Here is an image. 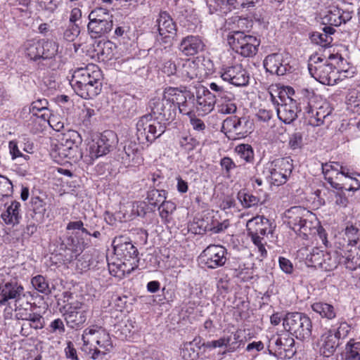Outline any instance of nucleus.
I'll list each match as a JSON object with an SVG mask.
<instances>
[{"label": "nucleus", "mask_w": 360, "mask_h": 360, "mask_svg": "<svg viewBox=\"0 0 360 360\" xmlns=\"http://www.w3.org/2000/svg\"><path fill=\"white\" fill-rule=\"evenodd\" d=\"M220 165L225 171V174L230 176L231 171L236 167V163L229 157H224L220 160Z\"/></svg>", "instance_id": "774afa93"}, {"label": "nucleus", "mask_w": 360, "mask_h": 360, "mask_svg": "<svg viewBox=\"0 0 360 360\" xmlns=\"http://www.w3.org/2000/svg\"><path fill=\"white\" fill-rule=\"evenodd\" d=\"M314 312L319 314L322 319L332 321L337 316L338 310L331 304L324 302H316L311 306Z\"/></svg>", "instance_id": "2f4dec72"}, {"label": "nucleus", "mask_w": 360, "mask_h": 360, "mask_svg": "<svg viewBox=\"0 0 360 360\" xmlns=\"http://www.w3.org/2000/svg\"><path fill=\"white\" fill-rule=\"evenodd\" d=\"M324 251L319 248H314L307 255L306 264L309 266L319 268L321 264Z\"/></svg>", "instance_id": "ea45409f"}, {"label": "nucleus", "mask_w": 360, "mask_h": 360, "mask_svg": "<svg viewBox=\"0 0 360 360\" xmlns=\"http://www.w3.org/2000/svg\"><path fill=\"white\" fill-rule=\"evenodd\" d=\"M336 266L337 262L335 259L333 258L329 252H325L319 268L325 271H331L336 268Z\"/></svg>", "instance_id": "13d9d810"}, {"label": "nucleus", "mask_w": 360, "mask_h": 360, "mask_svg": "<svg viewBox=\"0 0 360 360\" xmlns=\"http://www.w3.org/2000/svg\"><path fill=\"white\" fill-rule=\"evenodd\" d=\"M226 250L221 245H210L201 253L200 259L210 269L222 266L226 262Z\"/></svg>", "instance_id": "2eb2a0df"}, {"label": "nucleus", "mask_w": 360, "mask_h": 360, "mask_svg": "<svg viewBox=\"0 0 360 360\" xmlns=\"http://www.w3.org/2000/svg\"><path fill=\"white\" fill-rule=\"evenodd\" d=\"M25 297L24 288L16 281L0 284V306L8 305L11 300L17 305Z\"/></svg>", "instance_id": "4468645a"}, {"label": "nucleus", "mask_w": 360, "mask_h": 360, "mask_svg": "<svg viewBox=\"0 0 360 360\" xmlns=\"http://www.w3.org/2000/svg\"><path fill=\"white\" fill-rule=\"evenodd\" d=\"M338 360H360V342L349 340Z\"/></svg>", "instance_id": "f704fd0d"}, {"label": "nucleus", "mask_w": 360, "mask_h": 360, "mask_svg": "<svg viewBox=\"0 0 360 360\" xmlns=\"http://www.w3.org/2000/svg\"><path fill=\"white\" fill-rule=\"evenodd\" d=\"M238 198L241 202L244 207L248 208L257 205L259 199L251 193L240 191L238 194Z\"/></svg>", "instance_id": "de8ad7c7"}, {"label": "nucleus", "mask_w": 360, "mask_h": 360, "mask_svg": "<svg viewBox=\"0 0 360 360\" xmlns=\"http://www.w3.org/2000/svg\"><path fill=\"white\" fill-rule=\"evenodd\" d=\"M150 205L156 207L162 204L166 200V191L152 189L148 192L147 198Z\"/></svg>", "instance_id": "79ce46f5"}, {"label": "nucleus", "mask_w": 360, "mask_h": 360, "mask_svg": "<svg viewBox=\"0 0 360 360\" xmlns=\"http://www.w3.org/2000/svg\"><path fill=\"white\" fill-rule=\"evenodd\" d=\"M340 345V339L332 329L322 333L317 342L319 354L324 357L333 356Z\"/></svg>", "instance_id": "6ab92c4d"}, {"label": "nucleus", "mask_w": 360, "mask_h": 360, "mask_svg": "<svg viewBox=\"0 0 360 360\" xmlns=\"http://www.w3.org/2000/svg\"><path fill=\"white\" fill-rule=\"evenodd\" d=\"M151 114H146L139 118L136 123V137L140 144L152 143L165 131V124Z\"/></svg>", "instance_id": "423d86ee"}, {"label": "nucleus", "mask_w": 360, "mask_h": 360, "mask_svg": "<svg viewBox=\"0 0 360 360\" xmlns=\"http://www.w3.org/2000/svg\"><path fill=\"white\" fill-rule=\"evenodd\" d=\"M72 141H80V136L75 130H68L58 136V143H71Z\"/></svg>", "instance_id": "6e6d98bb"}, {"label": "nucleus", "mask_w": 360, "mask_h": 360, "mask_svg": "<svg viewBox=\"0 0 360 360\" xmlns=\"http://www.w3.org/2000/svg\"><path fill=\"white\" fill-rule=\"evenodd\" d=\"M348 104L351 108H354V110L355 108H357L356 112H360V89L357 91L354 90L349 93Z\"/></svg>", "instance_id": "680f3d73"}, {"label": "nucleus", "mask_w": 360, "mask_h": 360, "mask_svg": "<svg viewBox=\"0 0 360 360\" xmlns=\"http://www.w3.org/2000/svg\"><path fill=\"white\" fill-rule=\"evenodd\" d=\"M176 210V205L172 201H165L158 207L160 217L162 221L169 223L171 221V215Z\"/></svg>", "instance_id": "a19ab883"}, {"label": "nucleus", "mask_w": 360, "mask_h": 360, "mask_svg": "<svg viewBox=\"0 0 360 360\" xmlns=\"http://www.w3.org/2000/svg\"><path fill=\"white\" fill-rule=\"evenodd\" d=\"M221 129L229 139H238L252 131L253 122L249 117L231 116L224 120Z\"/></svg>", "instance_id": "6e6552de"}, {"label": "nucleus", "mask_w": 360, "mask_h": 360, "mask_svg": "<svg viewBox=\"0 0 360 360\" xmlns=\"http://www.w3.org/2000/svg\"><path fill=\"white\" fill-rule=\"evenodd\" d=\"M282 351L285 352L284 356L288 359L292 357L296 353V349H295V340L288 335H285V339H283Z\"/></svg>", "instance_id": "603ef678"}, {"label": "nucleus", "mask_w": 360, "mask_h": 360, "mask_svg": "<svg viewBox=\"0 0 360 360\" xmlns=\"http://www.w3.org/2000/svg\"><path fill=\"white\" fill-rule=\"evenodd\" d=\"M288 146L292 150L301 148L302 146V135L300 132H295L289 137Z\"/></svg>", "instance_id": "e2e57ef3"}, {"label": "nucleus", "mask_w": 360, "mask_h": 360, "mask_svg": "<svg viewBox=\"0 0 360 360\" xmlns=\"http://www.w3.org/2000/svg\"><path fill=\"white\" fill-rule=\"evenodd\" d=\"M120 155L122 162L127 167L139 165L142 161L139 146L136 143L133 141H128L125 143Z\"/></svg>", "instance_id": "393cba45"}, {"label": "nucleus", "mask_w": 360, "mask_h": 360, "mask_svg": "<svg viewBox=\"0 0 360 360\" xmlns=\"http://www.w3.org/2000/svg\"><path fill=\"white\" fill-rule=\"evenodd\" d=\"M289 56L286 53H275L268 55L264 60L267 72L277 75H284L290 68Z\"/></svg>", "instance_id": "dca6fc26"}, {"label": "nucleus", "mask_w": 360, "mask_h": 360, "mask_svg": "<svg viewBox=\"0 0 360 360\" xmlns=\"http://www.w3.org/2000/svg\"><path fill=\"white\" fill-rule=\"evenodd\" d=\"M29 326L30 328L38 330L41 329L44 327V321L43 317L37 313L32 314V317L28 321Z\"/></svg>", "instance_id": "69168bd1"}, {"label": "nucleus", "mask_w": 360, "mask_h": 360, "mask_svg": "<svg viewBox=\"0 0 360 360\" xmlns=\"http://www.w3.org/2000/svg\"><path fill=\"white\" fill-rule=\"evenodd\" d=\"M210 89L216 93L214 97L217 98L216 101L218 103L234 101V95L226 91L223 85L212 82L210 84Z\"/></svg>", "instance_id": "c9c22d12"}, {"label": "nucleus", "mask_w": 360, "mask_h": 360, "mask_svg": "<svg viewBox=\"0 0 360 360\" xmlns=\"http://www.w3.org/2000/svg\"><path fill=\"white\" fill-rule=\"evenodd\" d=\"M87 28L92 38H99L111 31L112 20L89 22Z\"/></svg>", "instance_id": "473e14b6"}, {"label": "nucleus", "mask_w": 360, "mask_h": 360, "mask_svg": "<svg viewBox=\"0 0 360 360\" xmlns=\"http://www.w3.org/2000/svg\"><path fill=\"white\" fill-rule=\"evenodd\" d=\"M63 316L67 326L72 329L81 328L89 316L88 306L82 302L75 300L63 307Z\"/></svg>", "instance_id": "9b49d317"}, {"label": "nucleus", "mask_w": 360, "mask_h": 360, "mask_svg": "<svg viewBox=\"0 0 360 360\" xmlns=\"http://www.w3.org/2000/svg\"><path fill=\"white\" fill-rule=\"evenodd\" d=\"M31 204L34 212L36 213L44 214L46 211V203L38 196L32 197Z\"/></svg>", "instance_id": "338daca9"}, {"label": "nucleus", "mask_w": 360, "mask_h": 360, "mask_svg": "<svg viewBox=\"0 0 360 360\" xmlns=\"http://www.w3.org/2000/svg\"><path fill=\"white\" fill-rule=\"evenodd\" d=\"M236 105L234 101L218 104V111L221 114H232L236 111Z\"/></svg>", "instance_id": "0e129e2a"}, {"label": "nucleus", "mask_w": 360, "mask_h": 360, "mask_svg": "<svg viewBox=\"0 0 360 360\" xmlns=\"http://www.w3.org/2000/svg\"><path fill=\"white\" fill-rule=\"evenodd\" d=\"M117 143V136L112 131H104L89 142L87 150L90 160L86 161L91 163L95 159L106 155L115 147Z\"/></svg>", "instance_id": "9d476101"}, {"label": "nucleus", "mask_w": 360, "mask_h": 360, "mask_svg": "<svg viewBox=\"0 0 360 360\" xmlns=\"http://www.w3.org/2000/svg\"><path fill=\"white\" fill-rule=\"evenodd\" d=\"M82 339L84 346L90 345L92 351L91 358L98 359L103 358L112 348L110 335L103 328L92 326L83 331Z\"/></svg>", "instance_id": "f03ea898"}, {"label": "nucleus", "mask_w": 360, "mask_h": 360, "mask_svg": "<svg viewBox=\"0 0 360 360\" xmlns=\"http://www.w3.org/2000/svg\"><path fill=\"white\" fill-rule=\"evenodd\" d=\"M101 73L98 66L89 64L74 71L70 84L75 93L84 99L96 96L101 90Z\"/></svg>", "instance_id": "f257e3e1"}, {"label": "nucleus", "mask_w": 360, "mask_h": 360, "mask_svg": "<svg viewBox=\"0 0 360 360\" xmlns=\"http://www.w3.org/2000/svg\"><path fill=\"white\" fill-rule=\"evenodd\" d=\"M41 59L47 60L54 58L58 51V44L53 40H41Z\"/></svg>", "instance_id": "e433bc0d"}, {"label": "nucleus", "mask_w": 360, "mask_h": 360, "mask_svg": "<svg viewBox=\"0 0 360 360\" xmlns=\"http://www.w3.org/2000/svg\"><path fill=\"white\" fill-rule=\"evenodd\" d=\"M346 268L354 271L360 267V248L356 245L347 246L345 252Z\"/></svg>", "instance_id": "72a5a7b5"}, {"label": "nucleus", "mask_w": 360, "mask_h": 360, "mask_svg": "<svg viewBox=\"0 0 360 360\" xmlns=\"http://www.w3.org/2000/svg\"><path fill=\"white\" fill-rule=\"evenodd\" d=\"M66 229L68 230L77 231L75 233V238L83 237V235L91 236V233L84 227V224L82 221H70L68 224Z\"/></svg>", "instance_id": "3c124183"}, {"label": "nucleus", "mask_w": 360, "mask_h": 360, "mask_svg": "<svg viewBox=\"0 0 360 360\" xmlns=\"http://www.w3.org/2000/svg\"><path fill=\"white\" fill-rule=\"evenodd\" d=\"M13 191V186L10 179L0 174V198L11 196Z\"/></svg>", "instance_id": "09e8293b"}, {"label": "nucleus", "mask_w": 360, "mask_h": 360, "mask_svg": "<svg viewBox=\"0 0 360 360\" xmlns=\"http://www.w3.org/2000/svg\"><path fill=\"white\" fill-rule=\"evenodd\" d=\"M195 112L198 115L204 116L210 113L214 106V101L210 93L204 96H198L194 102Z\"/></svg>", "instance_id": "7c9ffc66"}, {"label": "nucleus", "mask_w": 360, "mask_h": 360, "mask_svg": "<svg viewBox=\"0 0 360 360\" xmlns=\"http://www.w3.org/2000/svg\"><path fill=\"white\" fill-rule=\"evenodd\" d=\"M138 267V264L134 262H122L120 263H112L108 264L110 274L120 279L129 275Z\"/></svg>", "instance_id": "c756f323"}, {"label": "nucleus", "mask_w": 360, "mask_h": 360, "mask_svg": "<svg viewBox=\"0 0 360 360\" xmlns=\"http://www.w3.org/2000/svg\"><path fill=\"white\" fill-rule=\"evenodd\" d=\"M316 120L313 119L311 120V126H320L323 123L324 119L328 117L330 112L331 110L328 106V105H321L319 108H316Z\"/></svg>", "instance_id": "8fccbe9b"}, {"label": "nucleus", "mask_w": 360, "mask_h": 360, "mask_svg": "<svg viewBox=\"0 0 360 360\" xmlns=\"http://www.w3.org/2000/svg\"><path fill=\"white\" fill-rule=\"evenodd\" d=\"M34 107L37 106L41 108L42 113L40 114L39 118L42 120H45L49 119V116L50 115V111L48 108V101L46 99H39L32 103L31 104Z\"/></svg>", "instance_id": "bf43d9fd"}, {"label": "nucleus", "mask_w": 360, "mask_h": 360, "mask_svg": "<svg viewBox=\"0 0 360 360\" xmlns=\"http://www.w3.org/2000/svg\"><path fill=\"white\" fill-rule=\"evenodd\" d=\"M270 94L272 103L276 106V112L279 120L285 124L292 122L297 118L298 112H300L296 100L289 96L283 99L282 96L280 95L279 100L282 102L280 103L272 93Z\"/></svg>", "instance_id": "f8f14e48"}, {"label": "nucleus", "mask_w": 360, "mask_h": 360, "mask_svg": "<svg viewBox=\"0 0 360 360\" xmlns=\"http://www.w3.org/2000/svg\"><path fill=\"white\" fill-rule=\"evenodd\" d=\"M176 88L168 87L164 91L162 98L150 100L149 106L153 115L160 117L161 120H172L176 117V104H175Z\"/></svg>", "instance_id": "39448f33"}, {"label": "nucleus", "mask_w": 360, "mask_h": 360, "mask_svg": "<svg viewBox=\"0 0 360 360\" xmlns=\"http://www.w3.org/2000/svg\"><path fill=\"white\" fill-rule=\"evenodd\" d=\"M225 347L228 352H233L240 347L243 343L242 331L237 330L224 336Z\"/></svg>", "instance_id": "4c0bfd02"}, {"label": "nucleus", "mask_w": 360, "mask_h": 360, "mask_svg": "<svg viewBox=\"0 0 360 360\" xmlns=\"http://www.w3.org/2000/svg\"><path fill=\"white\" fill-rule=\"evenodd\" d=\"M181 354L185 360H195L198 356L192 342H186L184 345Z\"/></svg>", "instance_id": "5fc2aeb1"}, {"label": "nucleus", "mask_w": 360, "mask_h": 360, "mask_svg": "<svg viewBox=\"0 0 360 360\" xmlns=\"http://www.w3.org/2000/svg\"><path fill=\"white\" fill-rule=\"evenodd\" d=\"M112 245L115 253L117 256L123 258L127 262H130V260L132 259V262H135L138 264V250L128 240V238L122 236L115 237L112 241Z\"/></svg>", "instance_id": "a211bd4d"}, {"label": "nucleus", "mask_w": 360, "mask_h": 360, "mask_svg": "<svg viewBox=\"0 0 360 360\" xmlns=\"http://www.w3.org/2000/svg\"><path fill=\"white\" fill-rule=\"evenodd\" d=\"M90 239L84 237L74 238L72 236L68 237L63 242L65 248L72 252L70 258H76L84 248L90 245Z\"/></svg>", "instance_id": "c85d7f7f"}, {"label": "nucleus", "mask_w": 360, "mask_h": 360, "mask_svg": "<svg viewBox=\"0 0 360 360\" xmlns=\"http://www.w3.org/2000/svg\"><path fill=\"white\" fill-rule=\"evenodd\" d=\"M89 22L112 20V15L108 11L103 8H97L93 10L89 15Z\"/></svg>", "instance_id": "a18cd8bd"}, {"label": "nucleus", "mask_w": 360, "mask_h": 360, "mask_svg": "<svg viewBox=\"0 0 360 360\" xmlns=\"http://www.w3.org/2000/svg\"><path fill=\"white\" fill-rule=\"evenodd\" d=\"M311 41L322 47H328L333 41V38L323 32H314L310 37Z\"/></svg>", "instance_id": "49530a36"}, {"label": "nucleus", "mask_w": 360, "mask_h": 360, "mask_svg": "<svg viewBox=\"0 0 360 360\" xmlns=\"http://www.w3.org/2000/svg\"><path fill=\"white\" fill-rule=\"evenodd\" d=\"M249 233L265 236L272 232L270 221L264 216H257L247 223Z\"/></svg>", "instance_id": "bb28decb"}, {"label": "nucleus", "mask_w": 360, "mask_h": 360, "mask_svg": "<svg viewBox=\"0 0 360 360\" xmlns=\"http://www.w3.org/2000/svg\"><path fill=\"white\" fill-rule=\"evenodd\" d=\"M221 77L224 81L236 86H245L249 82V75L247 71L240 64L222 69Z\"/></svg>", "instance_id": "f3484780"}, {"label": "nucleus", "mask_w": 360, "mask_h": 360, "mask_svg": "<svg viewBox=\"0 0 360 360\" xmlns=\"http://www.w3.org/2000/svg\"><path fill=\"white\" fill-rule=\"evenodd\" d=\"M292 160L289 158L277 159L269 167V179L276 186L283 184L292 171Z\"/></svg>", "instance_id": "ddd939ff"}, {"label": "nucleus", "mask_w": 360, "mask_h": 360, "mask_svg": "<svg viewBox=\"0 0 360 360\" xmlns=\"http://www.w3.org/2000/svg\"><path fill=\"white\" fill-rule=\"evenodd\" d=\"M194 96L188 93L183 92L176 88V94H175V104L178 108L180 113L191 117L195 112L194 109Z\"/></svg>", "instance_id": "a878e982"}, {"label": "nucleus", "mask_w": 360, "mask_h": 360, "mask_svg": "<svg viewBox=\"0 0 360 360\" xmlns=\"http://www.w3.org/2000/svg\"><path fill=\"white\" fill-rule=\"evenodd\" d=\"M285 214L290 228L302 238H307L311 231L316 229L313 226V221L316 219L315 215L304 207H292L288 210Z\"/></svg>", "instance_id": "7ed1b4c3"}, {"label": "nucleus", "mask_w": 360, "mask_h": 360, "mask_svg": "<svg viewBox=\"0 0 360 360\" xmlns=\"http://www.w3.org/2000/svg\"><path fill=\"white\" fill-rule=\"evenodd\" d=\"M25 53L31 60L41 59V40H30L25 43Z\"/></svg>", "instance_id": "58836bf2"}, {"label": "nucleus", "mask_w": 360, "mask_h": 360, "mask_svg": "<svg viewBox=\"0 0 360 360\" xmlns=\"http://www.w3.org/2000/svg\"><path fill=\"white\" fill-rule=\"evenodd\" d=\"M158 30L164 43L171 41L176 33V26L173 19L167 12H161L157 19Z\"/></svg>", "instance_id": "aec40b11"}, {"label": "nucleus", "mask_w": 360, "mask_h": 360, "mask_svg": "<svg viewBox=\"0 0 360 360\" xmlns=\"http://www.w3.org/2000/svg\"><path fill=\"white\" fill-rule=\"evenodd\" d=\"M205 44L198 35H188L180 41L179 50L186 56H193L204 50Z\"/></svg>", "instance_id": "4be33fe9"}, {"label": "nucleus", "mask_w": 360, "mask_h": 360, "mask_svg": "<svg viewBox=\"0 0 360 360\" xmlns=\"http://www.w3.org/2000/svg\"><path fill=\"white\" fill-rule=\"evenodd\" d=\"M20 207L21 205L19 202L13 201L6 207V210L1 213L2 220L8 225L15 226L18 224L22 218Z\"/></svg>", "instance_id": "cd10ccee"}, {"label": "nucleus", "mask_w": 360, "mask_h": 360, "mask_svg": "<svg viewBox=\"0 0 360 360\" xmlns=\"http://www.w3.org/2000/svg\"><path fill=\"white\" fill-rule=\"evenodd\" d=\"M236 152L239 155L240 158L247 162H252L254 161V150L252 147L249 144H240L236 147Z\"/></svg>", "instance_id": "37998d69"}, {"label": "nucleus", "mask_w": 360, "mask_h": 360, "mask_svg": "<svg viewBox=\"0 0 360 360\" xmlns=\"http://www.w3.org/2000/svg\"><path fill=\"white\" fill-rule=\"evenodd\" d=\"M79 27L76 24H70L63 33V38L68 41H73L79 34Z\"/></svg>", "instance_id": "052dcab7"}, {"label": "nucleus", "mask_w": 360, "mask_h": 360, "mask_svg": "<svg viewBox=\"0 0 360 360\" xmlns=\"http://www.w3.org/2000/svg\"><path fill=\"white\" fill-rule=\"evenodd\" d=\"M352 13L344 11L335 6H330L322 16V23L330 26H340L352 18Z\"/></svg>", "instance_id": "412c9836"}, {"label": "nucleus", "mask_w": 360, "mask_h": 360, "mask_svg": "<svg viewBox=\"0 0 360 360\" xmlns=\"http://www.w3.org/2000/svg\"><path fill=\"white\" fill-rule=\"evenodd\" d=\"M79 142L58 143L56 145L55 153L61 160L68 158L74 162L78 161L82 158V154L78 147Z\"/></svg>", "instance_id": "b1692460"}, {"label": "nucleus", "mask_w": 360, "mask_h": 360, "mask_svg": "<svg viewBox=\"0 0 360 360\" xmlns=\"http://www.w3.org/2000/svg\"><path fill=\"white\" fill-rule=\"evenodd\" d=\"M31 283L33 287L39 292L46 294L50 292L48 283L44 276L38 275L32 278Z\"/></svg>", "instance_id": "864d4df0"}, {"label": "nucleus", "mask_w": 360, "mask_h": 360, "mask_svg": "<svg viewBox=\"0 0 360 360\" xmlns=\"http://www.w3.org/2000/svg\"><path fill=\"white\" fill-rule=\"evenodd\" d=\"M341 174L351 180L349 186L345 188L346 191H357L360 188V175H359V179L354 177L349 172V169L345 167H341Z\"/></svg>", "instance_id": "4d7b16f0"}, {"label": "nucleus", "mask_w": 360, "mask_h": 360, "mask_svg": "<svg viewBox=\"0 0 360 360\" xmlns=\"http://www.w3.org/2000/svg\"><path fill=\"white\" fill-rule=\"evenodd\" d=\"M200 62L195 60H185L182 65L179 66L177 76L183 81L189 82L194 79H200Z\"/></svg>", "instance_id": "5701e85b"}, {"label": "nucleus", "mask_w": 360, "mask_h": 360, "mask_svg": "<svg viewBox=\"0 0 360 360\" xmlns=\"http://www.w3.org/2000/svg\"><path fill=\"white\" fill-rule=\"evenodd\" d=\"M228 42L231 49L243 57H252L257 52L260 41L256 37L243 32H235L229 37Z\"/></svg>", "instance_id": "0eeeda50"}, {"label": "nucleus", "mask_w": 360, "mask_h": 360, "mask_svg": "<svg viewBox=\"0 0 360 360\" xmlns=\"http://www.w3.org/2000/svg\"><path fill=\"white\" fill-rule=\"evenodd\" d=\"M285 330L297 339L308 340L312 333V322L310 318L303 313L290 312L283 318Z\"/></svg>", "instance_id": "20e7f679"}, {"label": "nucleus", "mask_w": 360, "mask_h": 360, "mask_svg": "<svg viewBox=\"0 0 360 360\" xmlns=\"http://www.w3.org/2000/svg\"><path fill=\"white\" fill-rule=\"evenodd\" d=\"M345 234L348 238L347 246L356 245L360 238V231L356 226L352 224L347 225L345 229Z\"/></svg>", "instance_id": "c03bdc74"}, {"label": "nucleus", "mask_w": 360, "mask_h": 360, "mask_svg": "<svg viewBox=\"0 0 360 360\" xmlns=\"http://www.w3.org/2000/svg\"><path fill=\"white\" fill-rule=\"evenodd\" d=\"M321 62L322 60L319 57H311L308 65L309 74L323 84L334 85L338 79V71L332 64Z\"/></svg>", "instance_id": "1a4fd4ad"}]
</instances>
